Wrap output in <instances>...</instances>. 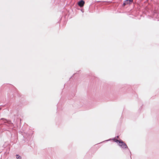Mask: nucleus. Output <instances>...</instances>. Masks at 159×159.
Masks as SVG:
<instances>
[{
	"mask_svg": "<svg viewBox=\"0 0 159 159\" xmlns=\"http://www.w3.org/2000/svg\"><path fill=\"white\" fill-rule=\"evenodd\" d=\"M115 142H119V143L118 144L123 149H125L126 148H128V147L126 144L123 142L121 140H116Z\"/></svg>",
	"mask_w": 159,
	"mask_h": 159,
	"instance_id": "1",
	"label": "nucleus"
},
{
	"mask_svg": "<svg viewBox=\"0 0 159 159\" xmlns=\"http://www.w3.org/2000/svg\"><path fill=\"white\" fill-rule=\"evenodd\" d=\"M133 1V0H125L123 4L124 6H125L126 4H128L130 2H132Z\"/></svg>",
	"mask_w": 159,
	"mask_h": 159,
	"instance_id": "2",
	"label": "nucleus"
},
{
	"mask_svg": "<svg viewBox=\"0 0 159 159\" xmlns=\"http://www.w3.org/2000/svg\"><path fill=\"white\" fill-rule=\"evenodd\" d=\"M84 4V2L83 0H81L78 2V5L80 7H83Z\"/></svg>",
	"mask_w": 159,
	"mask_h": 159,
	"instance_id": "3",
	"label": "nucleus"
},
{
	"mask_svg": "<svg viewBox=\"0 0 159 159\" xmlns=\"http://www.w3.org/2000/svg\"><path fill=\"white\" fill-rule=\"evenodd\" d=\"M16 157L17 159H21V157L20 156H19V155H16Z\"/></svg>",
	"mask_w": 159,
	"mask_h": 159,
	"instance_id": "4",
	"label": "nucleus"
},
{
	"mask_svg": "<svg viewBox=\"0 0 159 159\" xmlns=\"http://www.w3.org/2000/svg\"><path fill=\"white\" fill-rule=\"evenodd\" d=\"M3 121H4V122H6L7 120L5 119H3Z\"/></svg>",
	"mask_w": 159,
	"mask_h": 159,
	"instance_id": "5",
	"label": "nucleus"
},
{
	"mask_svg": "<svg viewBox=\"0 0 159 159\" xmlns=\"http://www.w3.org/2000/svg\"><path fill=\"white\" fill-rule=\"evenodd\" d=\"M117 138H119V136H117Z\"/></svg>",
	"mask_w": 159,
	"mask_h": 159,
	"instance_id": "6",
	"label": "nucleus"
}]
</instances>
